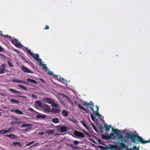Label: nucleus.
<instances>
[{
    "instance_id": "obj_1",
    "label": "nucleus",
    "mask_w": 150,
    "mask_h": 150,
    "mask_svg": "<svg viewBox=\"0 0 150 150\" xmlns=\"http://www.w3.org/2000/svg\"><path fill=\"white\" fill-rule=\"evenodd\" d=\"M125 135L126 139H131L132 142L133 143H135L137 141L140 143L145 144L149 143L150 142V139L147 141H144L140 137L136 135H133L130 133H126Z\"/></svg>"
},
{
    "instance_id": "obj_2",
    "label": "nucleus",
    "mask_w": 150,
    "mask_h": 150,
    "mask_svg": "<svg viewBox=\"0 0 150 150\" xmlns=\"http://www.w3.org/2000/svg\"><path fill=\"white\" fill-rule=\"evenodd\" d=\"M112 132L115 134L116 136L117 137L118 139H120L121 142L126 143L127 141L123 139V137L122 135L120 133V131L117 129H114L112 128Z\"/></svg>"
},
{
    "instance_id": "obj_3",
    "label": "nucleus",
    "mask_w": 150,
    "mask_h": 150,
    "mask_svg": "<svg viewBox=\"0 0 150 150\" xmlns=\"http://www.w3.org/2000/svg\"><path fill=\"white\" fill-rule=\"evenodd\" d=\"M90 103H88L86 101L83 102V105L85 106H86L87 107H88L90 109H92V110H93V106L94 105V103L92 101H90Z\"/></svg>"
},
{
    "instance_id": "obj_4",
    "label": "nucleus",
    "mask_w": 150,
    "mask_h": 150,
    "mask_svg": "<svg viewBox=\"0 0 150 150\" xmlns=\"http://www.w3.org/2000/svg\"><path fill=\"white\" fill-rule=\"evenodd\" d=\"M42 108L46 112H50L51 111L50 106L47 104L43 105Z\"/></svg>"
},
{
    "instance_id": "obj_5",
    "label": "nucleus",
    "mask_w": 150,
    "mask_h": 150,
    "mask_svg": "<svg viewBox=\"0 0 150 150\" xmlns=\"http://www.w3.org/2000/svg\"><path fill=\"white\" fill-rule=\"evenodd\" d=\"M74 134L76 136L78 137L83 138L85 136L84 134L82 132L76 131H74Z\"/></svg>"
},
{
    "instance_id": "obj_6",
    "label": "nucleus",
    "mask_w": 150,
    "mask_h": 150,
    "mask_svg": "<svg viewBox=\"0 0 150 150\" xmlns=\"http://www.w3.org/2000/svg\"><path fill=\"white\" fill-rule=\"evenodd\" d=\"M6 65L4 64H1L0 66V74H2L4 73Z\"/></svg>"
},
{
    "instance_id": "obj_7",
    "label": "nucleus",
    "mask_w": 150,
    "mask_h": 150,
    "mask_svg": "<svg viewBox=\"0 0 150 150\" xmlns=\"http://www.w3.org/2000/svg\"><path fill=\"white\" fill-rule=\"evenodd\" d=\"M57 130H59L61 132H65L67 131V128L66 126H62L60 127V126H57Z\"/></svg>"
},
{
    "instance_id": "obj_8",
    "label": "nucleus",
    "mask_w": 150,
    "mask_h": 150,
    "mask_svg": "<svg viewBox=\"0 0 150 150\" xmlns=\"http://www.w3.org/2000/svg\"><path fill=\"white\" fill-rule=\"evenodd\" d=\"M21 69L25 72L31 74H33V71H30L25 66L22 67Z\"/></svg>"
},
{
    "instance_id": "obj_9",
    "label": "nucleus",
    "mask_w": 150,
    "mask_h": 150,
    "mask_svg": "<svg viewBox=\"0 0 150 150\" xmlns=\"http://www.w3.org/2000/svg\"><path fill=\"white\" fill-rule=\"evenodd\" d=\"M113 136V134L112 133H110L109 135H102V138L103 139L108 140L110 139L111 137Z\"/></svg>"
},
{
    "instance_id": "obj_10",
    "label": "nucleus",
    "mask_w": 150,
    "mask_h": 150,
    "mask_svg": "<svg viewBox=\"0 0 150 150\" xmlns=\"http://www.w3.org/2000/svg\"><path fill=\"white\" fill-rule=\"evenodd\" d=\"M32 57L35 59L37 61H38L40 62L42 61L41 59L39 58V55L38 54H33Z\"/></svg>"
},
{
    "instance_id": "obj_11",
    "label": "nucleus",
    "mask_w": 150,
    "mask_h": 150,
    "mask_svg": "<svg viewBox=\"0 0 150 150\" xmlns=\"http://www.w3.org/2000/svg\"><path fill=\"white\" fill-rule=\"evenodd\" d=\"M44 100L46 103L49 104H51L52 105L53 103H54V101L51 98H44Z\"/></svg>"
},
{
    "instance_id": "obj_12",
    "label": "nucleus",
    "mask_w": 150,
    "mask_h": 150,
    "mask_svg": "<svg viewBox=\"0 0 150 150\" xmlns=\"http://www.w3.org/2000/svg\"><path fill=\"white\" fill-rule=\"evenodd\" d=\"M5 136L13 139H16L17 138V137L15 135L11 133L10 134H7L5 135Z\"/></svg>"
},
{
    "instance_id": "obj_13",
    "label": "nucleus",
    "mask_w": 150,
    "mask_h": 150,
    "mask_svg": "<svg viewBox=\"0 0 150 150\" xmlns=\"http://www.w3.org/2000/svg\"><path fill=\"white\" fill-rule=\"evenodd\" d=\"M60 111V110L59 109H57L54 108H52L51 110V112L52 113L55 114L56 113H59Z\"/></svg>"
},
{
    "instance_id": "obj_14",
    "label": "nucleus",
    "mask_w": 150,
    "mask_h": 150,
    "mask_svg": "<svg viewBox=\"0 0 150 150\" xmlns=\"http://www.w3.org/2000/svg\"><path fill=\"white\" fill-rule=\"evenodd\" d=\"M62 115L64 117H66L69 115V113L66 110H64L62 111Z\"/></svg>"
},
{
    "instance_id": "obj_15",
    "label": "nucleus",
    "mask_w": 150,
    "mask_h": 150,
    "mask_svg": "<svg viewBox=\"0 0 150 150\" xmlns=\"http://www.w3.org/2000/svg\"><path fill=\"white\" fill-rule=\"evenodd\" d=\"M96 115L98 116L99 117L100 116V115L99 113L98 112V111L99 110L98 108H97V110H96V111H95L93 109V110H92V109H90Z\"/></svg>"
},
{
    "instance_id": "obj_16",
    "label": "nucleus",
    "mask_w": 150,
    "mask_h": 150,
    "mask_svg": "<svg viewBox=\"0 0 150 150\" xmlns=\"http://www.w3.org/2000/svg\"><path fill=\"white\" fill-rule=\"evenodd\" d=\"M40 64L42 66L43 69L45 71H47L48 70V68L46 66V65L45 64H43L42 61L39 62Z\"/></svg>"
},
{
    "instance_id": "obj_17",
    "label": "nucleus",
    "mask_w": 150,
    "mask_h": 150,
    "mask_svg": "<svg viewBox=\"0 0 150 150\" xmlns=\"http://www.w3.org/2000/svg\"><path fill=\"white\" fill-rule=\"evenodd\" d=\"M10 38L11 39V42L14 45H15L16 44V43L18 41V40L15 39L13 37H12V38Z\"/></svg>"
},
{
    "instance_id": "obj_18",
    "label": "nucleus",
    "mask_w": 150,
    "mask_h": 150,
    "mask_svg": "<svg viewBox=\"0 0 150 150\" xmlns=\"http://www.w3.org/2000/svg\"><path fill=\"white\" fill-rule=\"evenodd\" d=\"M38 115H36V117L38 118H45L46 117L45 115L42 114L38 113Z\"/></svg>"
},
{
    "instance_id": "obj_19",
    "label": "nucleus",
    "mask_w": 150,
    "mask_h": 150,
    "mask_svg": "<svg viewBox=\"0 0 150 150\" xmlns=\"http://www.w3.org/2000/svg\"><path fill=\"white\" fill-rule=\"evenodd\" d=\"M54 130L53 129H48L47 130L45 133L46 134H52L54 133Z\"/></svg>"
},
{
    "instance_id": "obj_20",
    "label": "nucleus",
    "mask_w": 150,
    "mask_h": 150,
    "mask_svg": "<svg viewBox=\"0 0 150 150\" xmlns=\"http://www.w3.org/2000/svg\"><path fill=\"white\" fill-rule=\"evenodd\" d=\"M27 81L28 82H31L34 84H37V82L36 81L34 80L31 79L30 78H28Z\"/></svg>"
},
{
    "instance_id": "obj_21",
    "label": "nucleus",
    "mask_w": 150,
    "mask_h": 150,
    "mask_svg": "<svg viewBox=\"0 0 150 150\" xmlns=\"http://www.w3.org/2000/svg\"><path fill=\"white\" fill-rule=\"evenodd\" d=\"M117 144L120 146L121 148H124L127 147V146H126L123 143H120L119 142H118Z\"/></svg>"
},
{
    "instance_id": "obj_22",
    "label": "nucleus",
    "mask_w": 150,
    "mask_h": 150,
    "mask_svg": "<svg viewBox=\"0 0 150 150\" xmlns=\"http://www.w3.org/2000/svg\"><path fill=\"white\" fill-rule=\"evenodd\" d=\"M10 101L11 103L13 104H18L19 103V102L18 100L14 99H11Z\"/></svg>"
},
{
    "instance_id": "obj_23",
    "label": "nucleus",
    "mask_w": 150,
    "mask_h": 150,
    "mask_svg": "<svg viewBox=\"0 0 150 150\" xmlns=\"http://www.w3.org/2000/svg\"><path fill=\"white\" fill-rule=\"evenodd\" d=\"M35 105L37 106L40 108L42 107V103L40 101H37L35 102Z\"/></svg>"
},
{
    "instance_id": "obj_24",
    "label": "nucleus",
    "mask_w": 150,
    "mask_h": 150,
    "mask_svg": "<svg viewBox=\"0 0 150 150\" xmlns=\"http://www.w3.org/2000/svg\"><path fill=\"white\" fill-rule=\"evenodd\" d=\"M111 127V126L110 125L108 126L107 125H105V130L106 132H108Z\"/></svg>"
},
{
    "instance_id": "obj_25",
    "label": "nucleus",
    "mask_w": 150,
    "mask_h": 150,
    "mask_svg": "<svg viewBox=\"0 0 150 150\" xmlns=\"http://www.w3.org/2000/svg\"><path fill=\"white\" fill-rule=\"evenodd\" d=\"M12 81L13 82L21 83L22 82L21 80L20 79H13L12 80Z\"/></svg>"
},
{
    "instance_id": "obj_26",
    "label": "nucleus",
    "mask_w": 150,
    "mask_h": 150,
    "mask_svg": "<svg viewBox=\"0 0 150 150\" xmlns=\"http://www.w3.org/2000/svg\"><path fill=\"white\" fill-rule=\"evenodd\" d=\"M8 91L11 92L15 93H20L21 92L20 91H15V90L12 88H9Z\"/></svg>"
},
{
    "instance_id": "obj_27",
    "label": "nucleus",
    "mask_w": 150,
    "mask_h": 150,
    "mask_svg": "<svg viewBox=\"0 0 150 150\" xmlns=\"http://www.w3.org/2000/svg\"><path fill=\"white\" fill-rule=\"evenodd\" d=\"M33 125L32 124H23L22 125H21V127H28L31 126V127Z\"/></svg>"
},
{
    "instance_id": "obj_28",
    "label": "nucleus",
    "mask_w": 150,
    "mask_h": 150,
    "mask_svg": "<svg viewBox=\"0 0 150 150\" xmlns=\"http://www.w3.org/2000/svg\"><path fill=\"white\" fill-rule=\"evenodd\" d=\"M0 133L1 134H4L8 133V131L7 130V129L1 130L0 131Z\"/></svg>"
},
{
    "instance_id": "obj_29",
    "label": "nucleus",
    "mask_w": 150,
    "mask_h": 150,
    "mask_svg": "<svg viewBox=\"0 0 150 150\" xmlns=\"http://www.w3.org/2000/svg\"><path fill=\"white\" fill-rule=\"evenodd\" d=\"M47 74L50 76H52L53 77H55V78L57 77V75H54L52 71H49L48 72Z\"/></svg>"
},
{
    "instance_id": "obj_30",
    "label": "nucleus",
    "mask_w": 150,
    "mask_h": 150,
    "mask_svg": "<svg viewBox=\"0 0 150 150\" xmlns=\"http://www.w3.org/2000/svg\"><path fill=\"white\" fill-rule=\"evenodd\" d=\"M15 112L16 114H18L20 115H23V113L19 110L17 109L15 111Z\"/></svg>"
},
{
    "instance_id": "obj_31",
    "label": "nucleus",
    "mask_w": 150,
    "mask_h": 150,
    "mask_svg": "<svg viewBox=\"0 0 150 150\" xmlns=\"http://www.w3.org/2000/svg\"><path fill=\"white\" fill-rule=\"evenodd\" d=\"M52 121L53 123H57L59 122L58 119L57 118L53 119H52Z\"/></svg>"
},
{
    "instance_id": "obj_32",
    "label": "nucleus",
    "mask_w": 150,
    "mask_h": 150,
    "mask_svg": "<svg viewBox=\"0 0 150 150\" xmlns=\"http://www.w3.org/2000/svg\"><path fill=\"white\" fill-rule=\"evenodd\" d=\"M78 108L79 109H81L82 110H83L85 112H86V110L84 107H83V106H82L80 104H78Z\"/></svg>"
},
{
    "instance_id": "obj_33",
    "label": "nucleus",
    "mask_w": 150,
    "mask_h": 150,
    "mask_svg": "<svg viewBox=\"0 0 150 150\" xmlns=\"http://www.w3.org/2000/svg\"><path fill=\"white\" fill-rule=\"evenodd\" d=\"M56 78H57L60 81H64V80L63 78L61 77L60 76L58 75H57V77Z\"/></svg>"
},
{
    "instance_id": "obj_34",
    "label": "nucleus",
    "mask_w": 150,
    "mask_h": 150,
    "mask_svg": "<svg viewBox=\"0 0 150 150\" xmlns=\"http://www.w3.org/2000/svg\"><path fill=\"white\" fill-rule=\"evenodd\" d=\"M0 35H1V36H4L6 38H11V36H8V35H4L2 33V32L1 31H0Z\"/></svg>"
},
{
    "instance_id": "obj_35",
    "label": "nucleus",
    "mask_w": 150,
    "mask_h": 150,
    "mask_svg": "<svg viewBox=\"0 0 150 150\" xmlns=\"http://www.w3.org/2000/svg\"><path fill=\"white\" fill-rule=\"evenodd\" d=\"M115 146L113 145H110V146L107 148L108 149H110L111 150H113L115 149Z\"/></svg>"
},
{
    "instance_id": "obj_36",
    "label": "nucleus",
    "mask_w": 150,
    "mask_h": 150,
    "mask_svg": "<svg viewBox=\"0 0 150 150\" xmlns=\"http://www.w3.org/2000/svg\"><path fill=\"white\" fill-rule=\"evenodd\" d=\"M25 49L29 54H30L31 56H32L33 53H32L30 50H29L26 47L25 48Z\"/></svg>"
},
{
    "instance_id": "obj_37",
    "label": "nucleus",
    "mask_w": 150,
    "mask_h": 150,
    "mask_svg": "<svg viewBox=\"0 0 150 150\" xmlns=\"http://www.w3.org/2000/svg\"><path fill=\"white\" fill-rule=\"evenodd\" d=\"M13 144L15 146L17 145L20 146H21V144L20 143L18 142H13Z\"/></svg>"
},
{
    "instance_id": "obj_38",
    "label": "nucleus",
    "mask_w": 150,
    "mask_h": 150,
    "mask_svg": "<svg viewBox=\"0 0 150 150\" xmlns=\"http://www.w3.org/2000/svg\"><path fill=\"white\" fill-rule=\"evenodd\" d=\"M81 123L84 127L86 129H88V128L87 126L86 123L84 121H82L81 122Z\"/></svg>"
},
{
    "instance_id": "obj_39",
    "label": "nucleus",
    "mask_w": 150,
    "mask_h": 150,
    "mask_svg": "<svg viewBox=\"0 0 150 150\" xmlns=\"http://www.w3.org/2000/svg\"><path fill=\"white\" fill-rule=\"evenodd\" d=\"M15 45L16 47H18L20 46H21L22 44L19 42H18L16 43V44Z\"/></svg>"
},
{
    "instance_id": "obj_40",
    "label": "nucleus",
    "mask_w": 150,
    "mask_h": 150,
    "mask_svg": "<svg viewBox=\"0 0 150 150\" xmlns=\"http://www.w3.org/2000/svg\"><path fill=\"white\" fill-rule=\"evenodd\" d=\"M91 125H92V127H93V128L97 132V128L95 126L94 124L92 122L91 123Z\"/></svg>"
},
{
    "instance_id": "obj_41",
    "label": "nucleus",
    "mask_w": 150,
    "mask_h": 150,
    "mask_svg": "<svg viewBox=\"0 0 150 150\" xmlns=\"http://www.w3.org/2000/svg\"><path fill=\"white\" fill-rule=\"evenodd\" d=\"M52 106L56 108H58L59 107L58 105L57 104H55L54 103L52 104Z\"/></svg>"
},
{
    "instance_id": "obj_42",
    "label": "nucleus",
    "mask_w": 150,
    "mask_h": 150,
    "mask_svg": "<svg viewBox=\"0 0 150 150\" xmlns=\"http://www.w3.org/2000/svg\"><path fill=\"white\" fill-rule=\"evenodd\" d=\"M99 147L101 149L104 150H106L107 149V148L106 147H105L102 146H99Z\"/></svg>"
},
{
    "instance_id": "obj_43",
    "label": "nucleus",
    "mask_w": 150,
    "mask_h": 150,
    "mask_svg": "<svg viewBox=\"0 0 150 150\" xmlns=\"http://www.w3.org/2000/svg\"><path fill=\"white\" fill-rule=\"evenodd\" d=\"M18 86L20 88H21L25 90H27V88L23 86L20 85H18Z\"/></svg>"
},
{
    "instance_id": "obj_44",
    "label": "nucleus",
    "mask_w": 150,
    "mask_h": 150,
    "mask_svg": "<svg viewBox=\"0 0 150 150\" xmlns=\"http://www.w3.org/2000/svg\"><path fill=\"white\" fill-rule=\"evenodd\" d=\"M139 146L137 147L136 146H134L133 147V150H139Z\"/></svg>"
},
{
    "instance_id": "obj_45",
    "label": "nucleus",
    "mask_w": 150,
    "mask_h": 150,
    "mask_svg": "<svg viewBox=\"0 0 150 150\" xmlns=\"http://www.w3.org/2000/svg\"><path fill=\"white\" fill-rule=\"evenodd\" d=\"M7 130L8 131V133L11 132L13 131V130L12 129V128L9 127V128L7 129Z\"/></svg>"
},
{
    "instance_id": "obj_46",
    "label": "nucleus",
    "mask_w": 150,
    "mask_h": 150,
    "mask_svg": "<svg viewBox=\"0 0 150 150\" xmlns=\"http://www.w3.org/2000/svg\"><path fill=\"white\" fill-rule=\"evenodd\" d=\"M34 141H32V142H31L29 143H28V144H26V145H25V146H30V145H31V144H33L34 143Z\"/></svg>"
},
{
    "instance_id": "obj_47",
    "label": "nucleus",
    "mask_w": 150,
    "mask_h": 150,
    "mask_svg": "<svg viewBox=\"0 0 150 150\" xmlns=\"http://www.w3.org/2000/svg\"><path fill=\"white\" fill-rule=\"evenodd\" d=\"M8 65L11 67H13V65L10 62H8Z\"/></svg>"
},
{
    "instance_id": "obj_48",
    "label": "nucleus",
    "mask_w": 150,
    "mask_h": 150,
    "mask_svg": "<svg viewBox=\"0 0 150 150\" xmlns=\"http://www.w3.org/2000/svg\"><path fill=\"white\" fill-rule=\"evenodd\" d=\"M79 143V142L77 140H75L74 141L73 144L75 145H77Z\"/></svg>"
},
{
    "instance_id": "obj_49",
    "label": "nucleus",
    "mask_w": 150,
    "mask_h": 150,
    "mask_svg": "<svg viewBox=\"0 0 150 150\" xmlns=\"http://www.w3.org/2000/svg\"><path fill=\"white\" fill-rule=\"evenodd\" d=\"M29 110H30V111H32V112H35V113H39V112H37L35 111L32 108H30L29 109Z\"/></svg>"
},
{
    "instance_id": "obj_50",
    "label": "nucleus",
    "mask_w": 150,
    "mask_h": 150,
    "mask_svg": "<svg viewBox=\"0 0 150 150\" xmlns=\"http://www.w3.org/2000/svg\"><path fill=\"white\" fill-rule=\"evenodd\" d=\"M61 96L64 98H67V97L64 94H62Z\"/></svg>"
},
{
    "instance_id": "obj_51",
    "label": "nucleus",
    "mask_w": 150,
    "mask_h": 150,
    "mask_svg": "<svg viewBox=\"0 0 150 150\" xmlns=\"http://www.w3.org/2000/svg\"><path fill=\"white\" fill-rule=\"evenodd\" d=\"M90 140L93 143L96 144V141L93 139H90Z\"/></svg>"
},
{
    "instance_id": "obj_52",
    "label": "nucleus",
    "mask_w": 150,
    "mask_h": 150,
    "mask_svg": "<svg viewBox=\"0 0 150 150\" xmlns=\"http://www.w3.org/2000/svg\"><path fill=\"white\" fill-rule=\"evenodd\" d=\"M32 97L33 98L35 99H36L37 98V96H36L34 94H33L32 96Z\"/></svg>"
},
{
    "instance_id": "obj_53",
    "label": "nucleus",
    "mask_w": 150,
    "mask_h": 150,
    "mask_svg": "<svg viewBox=\"0 0 150 150\" xmlns=\"http://www.w3.org/2000/svg\"><path fill=\"white\" fill-rule=\"evenodd\" d=\"M91 117L92 120L93 121L94 120V116L93 115H91Z\"/></svg>"
},
{
    "instance_id": "obj_54",
    "label": "nucleus",
    "mask_w": 150,
    "mask_h": 150,
    "mask_svg": "<svg viewBox=\"0 0 150 150\" xmlns=\"http://www.w3.org/2000/svg\"><path fill=\"white\" fill-rule=\"evenodd\" d=\"M44 133L43 132H40L38 133V134L40 135H42L44 134Z\"/></svg>"
},
{
    "instance_id": "obj_55",
    "label": "nucleus",
    "mask_w": 150,
    "mask_h": 150,
    "mask_svg": "<svg viewBox=\"0 0 150 150\" xmlns=\"http://www.w3.org/2000/svg\"><path fill=\"white\" fill-rule=\"evenodd\" d=\"M46 28H44V29L45 30H47L49 28V27L47 25H46L45 26Z\"/></svg>"
},
{
    "instance_id": "obj_56",
    "label": "nucleus",
    "mask_w": 150,
    "mask_h": 150,
    "mask_svg": "<svg viewBox=\"0 0 150 150\" xmlns=\"http://www.w3.org/2000/svg\"><path fill=\"white\" fill-rule=\"evenodd\" d=\"M98 142L100 144H102L101 143V140L99 139H98Z\"/></svg>"
},
{
    "instance_id": "obj_57",
    "label": "nucleus",
    "mask_w": 150,
    "mask_h": 150,
    "mask_svg": "<svg viewBox=\"0 0 150 150\" xmlns=\"http://www.w3.org/2000/svg\"><path fill=\"white\" fill-rule=\"evenodd\" d=\"M16 96L17 97H18V98H25V97L24 96Z\"/></svg>"
},
{
    "instance_id": "obj_58",
    "label": "nucleus",
    "mask_w": 150,
    "mask_h": 150,
    "mask_svg": "<svg viewBox=\"0 0 150 150\" xmlns=\"http://www.w3.org/2000/svg\"><path fill=\"white\" fill-rule=\"evenodd\" d=\"M3 50V48L1 47L0 45V52L2 51Z\"/></svg>"
},
{
    "instance_id": "obj_59",
    "label": "nucleus",
    "mask_w": 150,
    "mask_h": 150,
    "mask_svg": "<svg viewBox=\"0 0 150 150\" xmlns=\"http://www.w3.org/2000/svg\"><path fill=\"white\" fill-rule=\"evenodd\" d=\"M38 144V143H36V144L33 145V147L36 146Z\"/></svg>"
},
{
    "instance_id": "obj_60",
    "label": "nucleus",
    "mask_w": 150,
    "mask_h": 150,
    "mask_svg": "<svg viewBox=\"0 0 150 150\" xmlns=\"http://www.w3.org/2000/svg\"><path fill=\"white\" fill-rule=\"evenodd\" d=\"M79 147H78V146H74V148L75 149H77L78 148H79Z\"/></svg>"
},
{
    "instance_id": "obj_61",
    "label": "nucleus",
    "mask_w": 150,
    "mask_h": 150,
    "mask_svg": "<svg viewBox=\"0 0 150 150\" xmlns=\"http://www.w3.org/2000/svg\"><path fill=\"white\" fill-rule=\"evenodd\" d=\"M40 80L43 83H45V81L44 80H43V79H40Z\"/></svg>"
},
{
    "instance_id": "obj_62",
    "label": "nucleus",
    "mask_w": 150,
    "mask_h": 150,
    "mask_svg": "<svg viewBox=\"0 0 150 150\" xmlns=\"http://www.w3.org/2000/svg\"><path fill=\"white\" fill-rule=\"evenodd\" d=\"M15 110H10V111L11 112H15Z\"/></svg>"
},
{
    "instance_id": "obj_63",
    "label": "nucleus",
    "mask_w": 150,
    "mask_h": 150,
    "mask_svg": "<svg viewBox=\"0 0 150 150\" xmlns=\"http://www.w3.org/2000/svg\"><path fill=\"white\" fill-rule=\"evenodd\" d=\"M70 146L72 148H74V146L72 144H70Z\"/></svg>"
},
{
    "instance_id": "obj_64",
    "label": "nucleus",
    "mask_w": 150,
    "mask_h": 150,
    "mask_svg": "<svg viewBox=\"0 0 150 150\" xmlns=\"http://www.w3.org/2000/svg\"><path fill=\"white\" fill-rule=\"evenodd\" d=\"M4 57V56L0 53V57Z\"/></svg>"
}]
</instances>
